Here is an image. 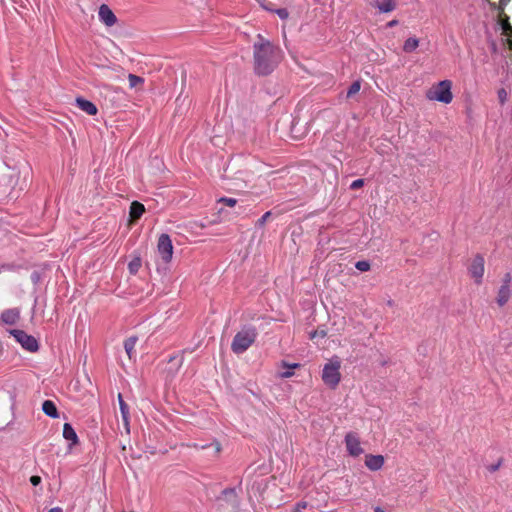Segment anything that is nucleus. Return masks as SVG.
Wrapping results in <instances>:
<instances>
[{
    "mask_svg": "<svg viewBox=\"0 0 512 512\" xmlns=\"http://www.w3.org/2000/svg\"><path fill=\"white\" fill-rule=\"evenodd\" d=\"M281 365L283 367L287 368V370L285 372H282L279 374V377L283 378V379L292 377L294 375V372L292 370L300 367L299 363L289 364L285 361H282Z\"/></svg>",
    "mask_w": 512,
    "mask_h": 512,
    "instance_id": "nucleus-21",
    "label": "nucleus"
},
{
    "mask_svg": "<svg viewBox=\"0 0 512 512\" xmlns=\"http://www.w3.org/2000/svg\"><path fill=\"white\" fill-rule=\"evenodd\" d=\"M145 212V207L138 201H133L130 205V219L131 221H137Z\"/></svg>",
    "mask_w": 512,
    "mask_h": 512,
    "instance_id": "nucleus-14",
    "label": "nucleus"
},
{
    "mask_svg": "<svg viewBox=\"0 0 512 512\" xmlns=\"http://www.w3.org/2000/svg\"><path fill=\"white\" fill-rule=\"evenodd\" d=\"M217 451L219 452L220 451V446L219 444L217 443Z\"/></svg>",
    "mask_w": 512,
    "mask_h": 512,
    "instance_id": "nucleus-41",
    "label": "nucleus"
},
{
    "mask_svg": "<svg viewBox=\"0 0 512 512\" xmlns=\"http://www.w3.org/2000/svg\"><path fill=\"white\" fill-rule=\"evenodd\" d=\"M325 336H326V331L325 330H315L312 333H310V338L311 339H314L316 337L324 338Z\"/></svg>",
    "mask_w": 512,
    "mask_h": 512,
    "instance_id": "nucleus-31",
    "label": "nucleus"
},
{
    "mask_svg": "<svg viewBox=\"0 0 512 512\" xmlns=\"http://www.w3.org/2000/svg\"><path fill=\"white\" fill-rule=\"evenodd\" d=\"M19 316H20V313H19L18 309H16V308H14V309H7V310L2 312L1 320L5 324L13 325V324H15L18 321Z\"/></svg>",
    "mask_w": 512,
    "mask_h": 512,
    "instance_id": "nucleus-13",
    "label": "nucleus"
},
{
    "mask_svg": "<svg viewBox=\"0 0 512 512\" xmlns=\"http://www.w3.org/2000/svg\"><path fill=\"white\" fill-rule=\"evenodd\" d=\"M98 16L99 20L107 27H111L117 22V17L115 16L114 12L106 4H102L99 7Z\"/></svg>",
    "mask_w": 512,
    "mask_h": 512,
    "instance_id": "nucleus-9",
    "label": "nucleus"
},
{
    "mask_svg": "<svg viewBox=\"0 0 512 512\" xmlns=\"http://www.w3.org/2000/svg\"><path fill=\"white\" fill-rule=\"evenodd\" d=\"M384 464V457L381 455H366L365 465L372 471H377L382 468Z\"/></svg>",
    "mask_w": 512,
    "mask_h": 512,
    "instance_id": "nucleus-12",
    "label": "nucleus"
},
{
    "mask_svg": "<svg viewBox=\"0 0 512 512\" xmlns=\"http://www.w3.org/2000/svg\"><path fill=\"white\" fill-rule=\"evenodd\" d=\"M118 402L122 417L123 426L125 428V431L127 434L130 433V413H129V406L124 401L122 394H118Z\"/></svg>",
    "mask_w": 512,
    "mask_h": 512,
    "instance_id": "nucleus-10",
    "label": "nucleus"
},
{
    "mask_svg": "<svg viewBox=\"0 0 512 512\" xmlns=\"http://www.w3.org/2000/svg\"><path fill=\"white\" fill-rule=\"evenodd\" d=\"M220 203H223L229 207H234L237 204V200L235 198L222 197L219 199Z\"/></svg>",
    "mask_w": 512,
    "mask_h": 512,
    "instance_id": "nucleus-28",
    "label": "nucleus"
},
{
    "mask_svg": "<svg viewBox=\"0 0 512 512\" xmlns=\"http://www.w3.org/2000/svg\"><path fill=\"white\" fill-rule=\"evenodd\" d=\"M375 7L381 13H389L395 9L396 4L394 0H380L375 4Z\"/></svg>",
    "mask_w": 512,
    "mask_h": 512,
    "instance_id": "nucleus-19",
    "label": "nucleus"
},
{
    "mask_svg": "<svg viewBox=\"0 0 512 512\" xmlns=\"http://www.w3.org/2000/svg\"><path fill=\"white\" fill-rule=\"evenodd\" d=\"M345 444L349 455L357 457L363 453L359 436L355 432H348L345 435Z\"/></svg>",
    "mask_w": 512,
    "mask_h": 512,
    "instance_id": "nucleus-8",
    "label": "nucleus"
},
{
    "mask_svg": "<svg viewBox=\"0 0 512 512\" xmlns=\"http://www.w3.org/2000/svg\"><path fill=\"white\" fill-rule=\"evenodd\" d=\"M511 291L507 285H501L497 294V303L500 307L504 306L510 299Z\"/></svg>",
    "mask_w": 512,
    "mask_h": 512,
    "instance_id": "nucleus-17",
    "label": "nucleus"
},
{
    "mask_svg": "<svg viewBox=\"0 0 512 512\" xmlns=\"http://www.w3.org/2000/svg\"><path fill=\"white\" fill-rule=\"evenodd\" d=\"M254 69L258 75H268L282 60V51L270 41L259 36L254 43Z\"/></svg>",
    "mask_w": 512,
    "mask_h": 512,
    "instance_id": "nucleus-1",
    "label": "nucleus"
},
{
    "mask_svg": "<svg viewBox=\"0 0 512 512\" xmlns=\"http://www.w3.org/2000/svg\"><path fill=\"white\" fill-rule=\"evenodd\" d=\"M468 272L477 285L482 283L485 272V260L482 255L477 254L473 257Z\"/></svg>",
    "mask_w": 512,
    "mask_h": 512,
    "instance_id": "nucleus-5",
    "label": "nucleus"
},
{
    "mask_svg": "<svg viewBox=\"0 0 512 512\" xmlns=\"http://www.w3.org/2000/svg\"><path fill=\"white\" fill-rule=\"evenodd\" d=\"M75 102L76 106L88 115L93 116L96 115L98 112L96 105L89 100H86L82 97H77Z\"/></svg>",
    "mask_w": 512,
    "mask_h": 512,
    "instance_id": "nucleus-11",
    "label": "nucleus"
},
{
    "mask_svg": "<svg viewBox=\"0 0 512 512\" xmlns=\"http://www.w3.org/2000/svg\"><path fill=\"white\" fill-rule=\"evenodd\" d=\"M137 342H138V337H136V336H131L124 341V348H125L128 358L130 360L134 359L136 356L135 347H136Z\"/></svg>",
    "mask_w": 512,
    "mask_h": 512,
    "instance_id": "nucleus-15",
    "label": "nucleus"
},
{
    "mask_svg": "<svg viewBox=\"0 0 512 512\" xmlns=\"http://www.w3.org/2000/svg\"><path fill=\"white\" fill-rule=\"evenodd\" d=\"M426 97L431 101L450 104L453 100L452 82L450 80H442L432 85L426 91Z\"/></svg>",
    "mask_w": 512,
    "mask_h": 512,
    "instance_id": "nucleus-3",
    "label": "nucleus"
},
{
    "mask_svg": "<svg viewBox=\"0 0 512 512\" xmlns=\"http://www.w3.org/2000/svg\"><path fill=\"white\" fill-rule=\"evenodd\" d=\"M375 512H386L385 510H383L382 508L380 507H376L375 508Z\"/></svg>",
    "mask_w": 512,
    "mask_h": 512,
    "instance_id": "nucleus-40",
    "label": "nucleus"
},
{
    "mask_svg": "<svg viewBox=\"0 0 512 512\" xmlns=\"http://www.w3.org/2000/svg\"><path fill=\"white\" fill-rule=\"evenodd\" d=\"M157 250L165 263L171 261L173 256V245L168 234L160 235L157 243Z\"/></svg>",
    "mask_w": 512,
    "mask_h": 512,
    "instance_id": "nucleus-7",
    "label": "nucleus"
},
{
    "mask_svg": "<svg viewBox=\"0 0 512 512\" xmlns=\"http://www.w3.org/2000/svg\"><path fill=\"white\" fill-rule=\"evenodd\" d=\"M432 237H433V240H435V241H436V240H438V238H439V234H438V233H436V232H434V233H432Z\"/></svg>",
    "mask_w": 512,
    "mask_h": 512,
    "instance_id": "nucleus-38",
    "label": "nucleus"
},
{
    "mask_svg": "<svg viewBox=\"0 0 512 512\" xmlns=\"http://www.w3.org/2000/svg\"><path fill=\"white\" fill-rule=\"evenodd\" d=\"M341 360L338 356H334L324 365L322 371V380L328 387L335 389L341 380Z\"/></svg>",
    "mask_w": 512,
    "mask_h": 512,
    "instance_id": "nucleus-4",
    "label": "nucleus"
},
{
    "mask_svg": "<svg viewBox=\"0 0 512 512\" xmlns=\"http://www.w3.org/2000/svg\"><path fill=\"white\" fill-rule=\"evenodd\" d=\"M270 217H271V212H270V211H268V212L264 213V214H263V215H262V216L257 220V225H258V226H264Z\"/></svg>",
    "mask_w": 512,
    "mask_h": 512,
    "instance_id": "nucleus-29",
    "label": "nucleus"
},
{
    "mask_svg": "<svg viewBox=\"0 0 512 512\" xmlns=\"http://www.w3.org/2000/svg\"><path fill=\"white\" fill-rule=\"evenodd\" d=\"M363 185H364V180L363 179H357V180H354L351 183L350 188L352 190H357V189L363 187Z\"/></svg>",
    "mask_w": 512,
    "mask_h": 512,
    "instance_id": "nucleus-30",
    "label": "nucleus"
},
{
    "mask_svg": "<svg viewBox=\"0 0 512 512\" xmlns=\"http://www.w3.org/2000/svg\"><path fill=\"white\" fill-rule=\"evenodd\" d=\"M501 462L499 461L497 464L490 466L488 469L490 472H495L500 467Z\"/></svg>",
    "mask_w": 512,
    "mask_h": 512,
    "instance_id": "nucleus-36",
    "label": "nucleus"
},
{
    "mask_svg": "<svg viewBox=\"0 0 512 512\" xmlns=\"http://www.w3.org/2000/svg\"><path fill=\"white\" fill-rule=\"evenodd\" d=\"M308 506V503L307 502H299L295 505L294 507V512H301L302 510L306 509Z\"/></svg>",
    "mask_w": 512,
    "mask_h": 512,
    "instance_id": "nucleus-33",
    "label": "nucleus"
},
{
    "mask_svg": "<svg viewBox=\"0 0 512 512\" xmlns=\"http://www.w3.org/2000/svg\"><path fill=\"white\" fill-rule=\"evenodd\" d=\"M63 437L71 441L72 445L78 444V436L74 430V428L69 423H65L63 426Z\"/></svg>",
    "mask_w": 512,
    "mask_h": 512,
    "instance_id": "nucleus-18",
    "label": "nucleus"
},
{
    "mask_svg": "<svg viewBox=\"0 0 512 512\" xmlns=\"http://www.w3.org/2000/svg\"><path fill=\"white\" fill-rule=\"evenodd\" d=\"M510 282H511V275H510V273H507V274H505V276L503 278V284L502 285H507L508 288H510Z\"/></svg>",
    "mask_w": 512,
    "mask_h": 512,
    "instance_id": "nucleus-35",
    "label": "nucleus"
},
{
    "mask_svg": "<svg viewBox=\"0 0 512 512\" xmlns=\"http://www.w3.org/2000/svg\"><path fill=\"white\" fill-rule=\"evenodd\" d=\"M258 336L257 329L254 326H246L242 328L234 336L231 343V350L235 354H242L248 350L256 341Z\"/></svg>",
    "mask_w": 512,
    "mask_h": 512,
    "instance_id": "nucleus-2",
    "label": "nucleus"
},
{
    "mask_svg": "<svg viewBox=\"0 0 512 512\" xmlns=\"http://www.w3.org/2000/svg\"><path fill=\"white\" fill-rule=\"evenodd\" d=\"M141 265H142V262H141V259H140L139 257H135V258H133V259L129 262V264H128L129 272H130L131 274H136V273L139 271V269H140Z\"/></svg>",
    "mask_w": 512,
    "mask_h": 512,
    "instance_id": "nucleus-23",
    "label": "nucleus"
},
{
    "mask_svg": "<svg viewBox=\"0 0 512 512\" xmlns=\"http://www.w3.org/2000/svg\"><path fill=\"white\" fill-rule=\"evenodd\" d=\"M168 364L170 365L167 369V372L170 376H174L183 364V357L171 356L169 358Z\"/></svg>",
    "mask_w": 512,
    "mask_h": 512,
    "instance_id": "nucleus-16",
    "label": "nucleus"
},
{
    "mask_svg": "<svg viewBox=\"0 0 512 512\" xmlns=\"http://www.w3.org/2000/svg\"><path fill=\"white\" fill-rule=\"evenodd\" d=\"M48 512H62V509L59 507H55V508L50 509Z\"/></svg>",
    "mask_w": 512,
    "mask_h": 512,
    "instance_id": "nucleus-37",
    "label": "nucleus"
},
{
    "mask_svg": "<svg viewBox=\"0 0 512 512\" xmlns=\"http://www.w3.org/2000/svg\"><path fill=\"white\" fill-rule=\"evenodd\" d=\"M396 24H397V21H396V20H392V21H390V22L388 23V26L392 27V26H394V25H396Z\"/></svg>",
    "mask_w": 512,
    "mask_h": 512,
    "instance_id": "nucleus-39",
    "label": "nucleus"
},
{
    "mask_svg": "<svg viewBox=\"0 0 512 512\" xmlns=\"http://www.w3.org/2000/svg\"><path fill=\"white\" fill-rule=\"evenodd\" d=\"M497 97H498L500 104L503 105L506 103V101L508 99V92L506 91L505 88H500L497 91Z\"/></svg>",
    "mask_w": 512,
    "mask_h": 512,
    "instance_id": "nucleus-26",
    "label": "nucleus"
},
{
    "mask_svg": "<svg viewBox=\"0 0 512 512\" xmlns=\"http://www.w3.org/2000/svg\"><path fill=\"white\" fill-rule=\"evenodd\" d=\"M355 267L361 272H366L370 270L371 265L368 261L362 260L356 262Z\"/></svg>",
    "mask_w": 512,
    "mask_h": 512,
    "instance_id": "nucleus-25",
    "label": "nucleus"
},
{
    "mask_svg": "<svg viewBox=\"0 0 512 512\" xmlns=\"http://www.w3.org/2000/svg\"><path fill=\"white\" fill-rule=\"evenodd\" d=\"M275 12L281 19H287L289 16V12L285 8L277 9Z\"/></svg>",
    "mask_w": 512,
    "mask_h": 512,
    "instance_id": "nucleus-32",
    "label": "nucleus"
},
{
    "mask_svg": "<svg viewBox=\"0 0 512 512\" xmlns=\"http://www.w3.org/2000/svg\"><path fill=\"white\" fill-rule=\"evenodd\" d=\"M416 48V39L409 38L404 44V50L407 52H411Z\"/></svg>",
    "mask_w": 512,
    "mask_h": 512,
    "instance_id": "nucleus-27",
    "label": "nucleus"
},
{
    "mask_svg": "<svg viewBox=\"0 0 512 512\" xmlns=\"http://www.w3.org/2000/svg\"><path fill=\"white\" fill-rule=\"evenodd\" d=\"M30 482H31L32 485L37 486L41 482V477L33 475L30 478Z\"/></svg>",
    "mask_w": 512,
    "mask_h": 512,
    "instance_id": "nucleus-34",
    "label": "nucleus"
},
{
    "mask_svg": "<svg viewBox=\"0 0 512 512\" xmlns=\"http://www.w3.org/2000/svg\"><path fill=\"white\" fill-rule=\"evenodd\" d=\"M11 334L21 346L29 352H36L39 348L37 340L23 330H12Z\"/></svg>",
    "mask_w": 512,
    "mask_h": 512,
    "instance_id": "nucleus-6",
    "label": "nucleus"
},
{
    "mask_svg": "<svg viewBox=\"0 0 512 512\" xmlns=\"http://www.w3.org/2000/svg\"><path fill=\"white\" fill-rule=\"evenodd\" d=\"M360 88H361V84L359 81L353 82L347 91V97L350 98V97L354 96L355 94H357L360 91Z\"/></svg>",
    "mask_w": 512,
    "mask_h": 512,
    "instance_id": "nucleus-24",
    "label": "nucleus"
},
{
    "mask_svg": "<svg viewBox=\"0 0 512 512\" xmlns=\"http://www.w3.org/2000/svg\"><path fill=\"white\" fill-rule=\"evenodd\" d=\"M42 410L49 417H52V418H57L58 417L57 407L54 404V402L51 401V400H45L43 402Z\"/></svg>",
    "mask_w": 512,
    "mask_h": 512,
    "instance_id": "nucleus-20",
    "label": "nucleus"
},
{
    "mask_svg": "<svg viewBox=\"0 0 512 512\" xmlns=\"http://www.w3.org/2000/svg\"><path fill=\"white\" fill-rule=\"evenodd\" d=\"M128 81H129V87L130 88H136L138 86L143 85L144 79L140 76H137L135 74H129L128 75Z\"/></svg>",
    "mask_w": 512,
    "mask_h": 512,
    "instance_id": "nucleus-22",
    "label": "nucleus"
}]
</instances>
